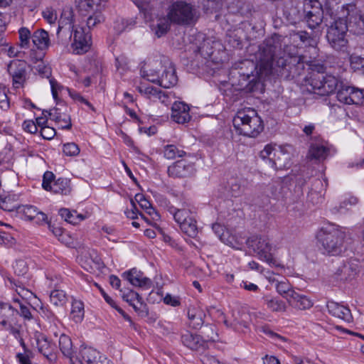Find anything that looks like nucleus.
Here are the masks:
<instances>
[{
	"label": "nucleus",
	"instance_id": "nucleus-1",
	"mask_svg": "<svg viewBox=\"0 0 364 364\" xmlns=\"http://www.w3.org/2000/svg\"><path fill=\"white\" fill-rule=\"evenodd\" d=\"M336 0H326L324 23L327 27L326 39L336 50L344 48L348 41L346 35L348 26L357 34L364 33V16L353 4L340 6Z\"/></svg>",
	"mask_w": 364,
	"mask_h": 364
},
{
	"label": "nucleus",
	"instance_id": "nucleus-2",
	"mask_svg": "<svg viewBox=\"0 0 364 364\" xmlns=\"http://www.w3.org/2000/svg\"><path fill=\"white\" fill-rule=\"evenodd\" d=\"M311 72L306 77V85L311 87L314 93L326 96L337 92V99L339 102L348 105L351 98L353 87L344 85L337 77L325 73L326 68L323 64L311 63Z\"/></svg>",
	"mask_w": 364,
	"mask_h": 364
},
{
	"label": "nucleus",
	"instance_id": "nucleus-3",
	"mask_svg": "<svg viewBox=\"0 0 364 364\" xmlns=\"http://www.w3.org/2000/svg\"><path fill=\"white\" fill-rule=\"evenodd\" d=\"M346 236V228L333 223L323 226L316 234L319 248L331 255L341 252Z\"/></svg>",
	"mask_w": 364,
	"mask_h": 364
},
{
	"label": "nucleus",
	"instance_id": "nucleus-4",
	"mask_svg": "<svg viewBox=\"0 0 364 364\" xmlns=\"http://www.w3.org/2000/svg\"><path fill=\"white\" fill-rule=\"evenodd\" d=\"M288 58L277 45L266 44L260 49L257 68L261 75L267 76L285 68Z\"/></svg>",
	"mask_w": 364,
	"mask_h": 364
},
{
	"label": "nucleus",
	"instance_id": "nucleus-5",
	"mask_svg": "<svg viewBox=\"0 0 364 364\" xmlns=\"http://www.w3.org/2000/svg\"><path fill=\"white\" fill-rule=\"evenodd\" d=\"M233 126L239 134L255 137L263 130L262 121L252 108L239 110L232 120Z\"/></svg>",
	"mask_w": 364,
	"mask_h": 364
},
{
	"label": "nucleus",
	"instance_id": "nucleus-6",
	"mask_svg": "<svg viewBox=\"0 0 364 364\" xmlns=\"http://www.w3.org/2000/svg\"><path fill=\"white\" fill-rule=\"evenodd\" d=\"M167 14L171 22L180 25H190L196 20V9L185 1L172 4Z\"/></svg>",
	"mask_w": 364,
	"mask_h": 364
},
{
	"label": "nucleus",
	"instance_id": "nucleus-7",
	"mask_svg": "<svg viewBox=\"0 0 364 364\" xmlns=\"http://www.w3.org/2000/svg\"><path fill=\"white\" fill-rule=\"evenodd\" d=\"M260 157L274 169H284L290 166L291 154L282 147L276 148L267 144L260 151Z\"/></svg>",
	"mask_w": 364,
	"mask_h": 364
},
{
	"label": "nucleus",
	"instance_id": "nucleus-8",
	"mask_svg": "<svg viewBox=\"0 0 364 364\" xmlns=\"http://www.w3.org/2000/svg\"><path fill=\"white\" fill-rule=\"evenodd\" d=\"M247 245L259 257L270 265L277 266V262L272 255L273 246L267 237L252 236L247 240Z\"/></svg>",
	"mask_w": 364,
	"mask_h": 364
},
{
	"label": "nucleus",
	"instance_id": "nucleus-9",
	"mask_svg": "<svg viewBox=\"0 0 364 364\" xmlns=\"http://www.w3.org/2000/svg\"><path fill=\"white\" fill-rule=\"evenodd\" d=\"M305 21L310 28H315L324 21V11L318 0H306L304 3Z\"/></svg>",
	"mask_w": 364,
	"mask_h": 364
},
{
	"label": "nucleus",
	"instance_id": "nucleus-10",
	"mask_svg": "<svg viewBox=\"0 0 364 364\" xmlns=\"http://www.w3.org/2000/svg\"><path fill=\"white\" fill-rule=\"evenodd\" d=\"M73 364H107L106 358L92 347L82 346Z\"/></svg>",
	"mask_w": 364,
	"mask_h": 364
},
{
	"label": "nucleus",
	"instance_id": "nucleus-11",
	"mask_svg": "<svg viewBox=\"0 0 364 364\" xmlns=\"http://www.w3.org/2000/svg\"><path fill=\"white\" fill-rule=\"evenodd\" d=\"M91 46V36L82 27L77 26L74 30L73 42L71 47L76 54L88 51Z\"/></svg>",
	"mask_w": 364,
	"mask_h": 364
},
{
	"label": "nucleus",
	"instance_id": "nucleus-12",
	"mask_svg": "<svg viewBox=\"0 0 364 364\" xmlns=\"http://www.w3.org/2000/svg\"><path fill=\"white\" fill-rule=\"evenodd\" d=\"M8 72L16 88L22 87L26 80V63L23 60H14L8 65Z\"/></svg>",
	"mask_w": 364,
	"mask_h": 364
},
{
	"label": "nucleus",
	"instance_id": "nucleus-13",
	"mask_svg": "<svg viewBox=\"0 0 364 364\" xmlns=\"http://www.w3.org/2000/svg\"><path fill=\"white\" fill-rule=\"evenodd\" d=\"M34 339L38 352L49 362H55L57 359L55 344L50 343L45 335L39 333H35Z\"/></svg>",
	"mask_w": 364,
	"mask_h": 364
},
{
	"label": "nucleus",
	"instance_id": "nucleus-14",
	"mask_svg": "<svg viewBox=\"0 0 364 364\" xmlns=\"http://www.w3.org/2000/svg\"><path fill=\"white\" fill-rule=\"evenodd\" d=\"M195 166L186 160H179L169 166L168 174L173 178H186L194 174Z\"/></svg>",
	"mask_w": 364,
	"mask_h": 364
},
{
	"label": "nucleus",
	"instance_id": "nucleus-15",
	"mask_svg": "<svg viewBox=\"0 0 364 364\" xmlns=\"http://www.w3.org/2000/svg\"><path fill=\"white\" fill-rule=\"evenodd\" d=\"M161 68V73L159 76V85L165 88H169L176 85L178 77L173 63L168 59H164Z\"/></svg>",
	"mask_w": 364,
	"mask_h": 364
},
{
	"label": "nucleus",
	"instance_id": "nucleus-16",
	"mask_svg": "<svg viewBox=\"0 0 364 364\" xmlns=\"http://www.w3.org/2000/svg\"><path fill=\"white\" fill-rule=\"evenodd\" d=\"M18 318V310L7 303H0V324L5 327H11L17 324Z\"/></svg>",
	"mask_w": 364,
	"mask_h": 364
},
{
	"label": "nucleus",
	"instance_id": "nucleus-17",
	"mask_svg": "<svg viewBox=\"0 0 364 364\" xmlns=\"http://www.w3.org/2000/svg\"><path fill=\"white\" fill-rule=\"evenodd\" d=\"M122 277L127 279L132 285L144 289H149L152 285L151 280L145 277L139 270L133 268L122 274Z\"/></svg>",
	"mask_w": 364,
	"mask_h": 364
},
{
	"label": "nucleus",
	"instance_id": "nucleus-18",
	"mask_svg": "<svg viewBox=\"0 0 364 364\" xmlns=\"http://www.w3.org/2000/svg\"><path fill=\"white\" fill-rule=\"evenodd\" d=\"M190 108L183 102H174L171 107V119L178 124H184L191 120Z\"/></svg>",
	"mask_w": 364,
	"mask_h": 364
},
{
	"label": "nucleus",
	"instance_id": "nucleus-19",
	"mask_svg": "<svg viewBox=\"0 0 364 364\" xmlns=\"http://www.w3.org/2000/svg\"><path fill=\"white\" fill-rule=\"evenodd\" d=\"M18 214L28 220H36V223L46 222L47 215L31 205H20L18 208Z\"/></svg>",
	"mask_w": 364,
	"mask_h": 364
},
{
	"label": "nucleus",
	"instance_id": "nucleus-20",
	"mask_svg": "<svg viewBox=\"0 0 364 364\" xmlns=\"http://www.w3.org/2000/svg\"><path fill=\"white\" fill-rule=\"evenodd\" d=\"M327 309L332 316L339 318L346 322L350 323L353 321V316L348 307L335 301H328Z\"/></svg>",
	"mask_w": 364,
	"mask_h": 364
},
{
	"label": "nucleus",
	"instance_id": "nucleus-21",
	"mask_svg": "<svg viewBox=\"0 0 364 364\" xmlns=\"http://www.w3.org/2000/svg\"><path fill=\"white\" fill-rule=\"evenodd\" d=\"M181 341L185 346L193 350H203L206 348L205 341L202 336L188 331L182 335Z\"/></svg>",
	"mask_w": 364,
	"mask_h": 364
},
{
	"label": "nucleus",
	"instance_id": "nucleus-22",
	"mask_svg": "<svg viewBox=\"0 0 364 364\" xmlns=\"http://www.w3.org/2000/svg\"><path fill=\"white\" fill-rule=\"evenodd\" d=\"M358 272V260L350 259L338 269L337 274L342 280H350L357 275Z\"/></svg>",
	"mask_w": 364,
	"mask_h": 364
},
{
	"label": "nucleus",
	"instance_id": "nucleus-23",
	"mask_svg": "<svg viewBox=\"0 0 364 364\" xmlns=\"http://www.w3.org/2000/svg\"><path fill=\"white\" fill-rule=\"evenodd\" d=\"M175 221L179 225L181 231L191 237H196L198 233L196 215L187 218L176 219Z\"/></svg>",
	"mask_w": 364,
	"mask_h": 364
},
{
	"label": "nucleus",
	"instance_id": "nucleus-24",
	"mask_svg": "<svg viewBox=\"0 0 364 364\" xmlns=\"http://www.w3.org/2000/svg\"><path fill=\"white\" fill-rule=\"evenodd\" d=\"M50 118L61 129H70L72 127L70 117L61 111L60 108H53L48 112Z\"/></svg>",
	"mask_w": 364,
	"mask_h": 364
},
{
	"label": "nucleus",
	"instance_id": "nucleus-25",
	"mask_svg": "<svg viewBox=\"0 0 364 364\" xmlns=\"http://www.w3.org/2000/svg\"><path fill=\"white\" fill-rule=\"evenodd\" d=\"M267 279L269 282L274 284L277 292L284 298L287 301L290 298L291 293L294 294L295 292L291 284L286 279L279 281L272 276L268 277Z\"/></svg>",
	"mask_w": 364,
	"mask_h": 364
},
{
	"label": "nucleus",
	"instance_id": "nucleus-26",
	"mask_svg": "<svg viewBox=\"0 0 364 364\" xmlns=\"http://www.w3.org/2000/svg\"><path fill=\"white\" fill-rule=\"evenodd\" d=\"M290 298L287 303L291 307L299 309L306 310L310 309L313 306L312 301L305 295L300 294L295 291L294 294L291 293Z\"/></svg>",
	"mask_w": 364,
	"mask_h": 364
},
{
	"label": "nucleus",
	"instance_id": "nucleus-27",
	"mask_svg": "<svg viewBox=\"0 0 364 364\" xmlns=\"http://www.w3.org/2000/svg\"><path fill=\"white\" fill-rule=\"evenodd\" d=\"M188 316L190 325L194 328H198L203 324L205 314L200 306H191L188 310Z\"/></svg>",
	"mask_w": 364,
	"mask_h": 364
},
{
	"label": "nucleus",
	"instance_id": "nucleus-28",
	"mask_svg": "<svg viewBox=\"0 0 364 364\" xmlns=\"http://www.w3.org/2000/svg\"><path fill=\"white\" fill-rule=\"evenodd\" d=\"M59 348L63 355L68 358L71 364H73V360H75L77 354L74 355L73 343L70 338L65 334H62L59 338Z\"/></svg>",
	"mask_w": 364,
	"mask_h": 364
},
{
	"label": "nucleus",
	"instance_id": "nucleus-29",
	"mask_svg": "<svg viewBox=\"0 0 364 364\" xmlns=\"http://www.w3.org/2000/svg\"><path fill=\"white\" fill-rule=\"evenodd\" d=\"M33 45L40 50L48 48L50 44L49 35L44 29L36 30L31 36Z\"/></svg>",
	"mask_w": 364,
	"mask_h": 364
},
{
	"label": "nucleus",
	"instance_id": "nucleus-30",
	"mask_svg": "<svg viewBox=\"0 0 364 364\" xmlns=\"http://www.w3.org/2000/svg\"><path fill=\"white\" fill-rule=\"evenodd\" d=\"M171 23V22L167 16L166 17L158 18L156 22L154 21L150 26L151 29L154 32L155 35L159 38L166 33L169 29Z\"/></svg>",
	"mask_w": 364,
	"mask_h": 364
},
{
	"label": "nucleus",
	"instance_id": "nucleus-31",
	"mask_svg": "<svg viewBox=\"0 0 364 364\" xmlns=\"http://www.w3.org/2000/svg\"><path fill=\"white\" fill-rule=\"evenodd\" d=\"M137 90L143 97L152 102H157V98H160V97H159V95H160V89L154 87L152 85L141 83L137 87Z\"/></svg>",
	"mask_w": 364,
	"mask_h": 364
},
{
	"label": "nucleus",
	"instance_id": "nucleus-32",
	"mask_svg": "<svg viewBox=\"0 0 364 364\" xmlns=\"http://www.w3.org/2000/svg\"><path fill=\"white\" fill-rule=\"evenodd\" d=\"M168 211L173 216L174 220L182 219L183 218H187L196 215L193 208L190 205H186L181 208H176L173 206H171L168 208Z\"/></svg>",
	"mask_w": 364,
	"mask_h": 364
},
{
	"label": "nucleus",
	"instance_id": "nucleus-33",
	"mask_svg": "<svg viewBox=\"0 0 364 364\" xmlns=\"http://www.w3.org/2000/svg\"><path fill=\"white\" fill-rule=\"evenodd\" d=\"M50 191L55 193L68 195L71 191L70 181L67 178H59L53 183Z\"/></svg>",
	"mask_w": 364,
	"mask_h": 364
},
{
	"label": "nucleus",
	"instance_id": "nucleus-34",
	"mask_svg": "<svg viewBox=\"0 0 364 364\" xmlns=\"http://www.w3.org/2000/svg\"><path fill=\"white\" fill-rule=\"evenodd\" d=\"M74 15L73 12L70 9L64 10L60 16L58 21V28L60 31L62 28H74Z\"/></svg>",
	"mask_w": 364,
	"mask_h": 364
},
{
	"label": "nucleus",
	"instance_id": "nucleus-35",
	"mask_svg": "<svg viewBox=\"0 0 364 364\" xmlns=\"http://www.w3.org/2000/svg\"><path fill=\"white\" fill-rule=\"evenodd\" d=\"M328 152V149L322 144H312L309 149L310 157L318 160H323L326 159Z\"/></svg>",
	"mask_w": 364,
	"mask_h": 364
},
{
	"label": "nucleus",
	"instance_id": "nucleus-36",
	"mask_svg": "<svg viewBox=\"0 0 364 364\" xmlns=\"http://www.w3.org/2000/svg\"><path fill=\"white\" fill-rule=\"evenodd\" d=\"M84 304L80 301L75 300L72 303L70 316L75 323L81 322L84 318Z\"/></svg>",
	"mask_w": 364,
	"mask_h": 364
},
{
	"label": "nucleus",
	"instance_id": "nucleus-37",
	"mask_svg": "<svg viewBox=\"0 0 364 364\" xmlns=\"http://www.w3.org/2000/svg\"><path fill=\"white\" fill-rule=\"evenodd\" d=\"M50 301L56 306H63L68 301V297L64 291L55 289L50 293Z\"/></svg>",
	"mask_w": 364,
	"mask_h": 364
},
{
	"label": "nucleus",
	"instance_id": "nucleus-38",
	"mask_svg": "<svg viewBox=\"0 0 364 364\" xmlns=\"http://www.w3.org/2000/svg\"><path fill=\"white\" fill-rule=\"evenodd\" d=\"M264 301L267 308L272 311L284 312L287 310L284 301L277 298L266 297Z\"/></svg>",
	"mask_w": 364,
	"mask_h": 364
},
{
	"label": "nucleus",
	"instance_id": "nucleus-39",
	"mask_svg": "<svg viewBox=\"0 0 364 364\" xmlns=\"http://www.w3.org/2000/svg\"><path fill=\"white\" fill-rule=\"evenodd\" d=\"M59 215L65 221L71 224H77L80 221L84 220V217L82 215H77L75 211L71 212L69 209L61 208L59 210Z\"/></svg>",
	"mask_w": 364,
	"mask_h": 364
},
{
	"label": "nucleus",
	"instance_id": "nucleus-40",
	"mask_svg": "<svg viewBox=\"0 0 364 364\" xmlns=\"http://www.w3.org/2000/svg\"><path fill=\"white\" fill-rule=\"evenodd\" d=\"M135 25V21L133 19H125L118 18L114 23V29L117 33H121L125 31L132 29Z\"/></svg>",
	"mask_w": 364,
	"mask_h": 364
},
{
	"label": "nucleus",
	"instance_id": "nucleus-41",
	"mask_svg": "<svg viewBox=\"0 0 364 364\" xmlns=\"http://www.w3.org/2000/svg\"><path fill=\"white\" fill-rule=\"evenodd\" d=\"M164 156L168 159H173L176 157H182L186 154V152L179 149L173 144H168L164 147Z\"/></svg>",
	"mask_w": 364,
	"mask_h": 364
},
{
	"label": "nucleus",
	"instance_id": "nucleus-42",
	"mask_svg": "<svg viewBox=\"0 0 364 364\" xmlns=\"http://www.w3.org/2000/svg\"><path fill=\"white\" fill-rule=\"evenodd\" d=\"M244 191L240 179L232 178L228 182V191L231 196L237 197Z\"/></svg>",
	"mask_w": 364,
	"mask_h": 364
},
{
	"label": "nucleus",
	"instance_id": "nucleus-43",
	"mask_svg": "<svg viewBox=\"0 0 364 364\" xmlns=\"http://www.w3.org/2000/svg\"><path fill=\"white\" fill-rule=\"evenodd\" d=\"M33 66L34 73H38L42 77H50L51 75L50 68L46 65L43 60H38Z\"/></svg>",
	"mask_w": 364,
	"mask_h": 364
},
{
	"label": "nucleus",
	"instance_id": "nucleus-44",
	"mask_svg": "<svg viewBox=\"0 0 364 364\" xmlns=\"http://www.w3.org/2000/svg\"><path fill=\"white\" fill-rule=\"evenodd\" d=\"M324 193L325 188H323L322 181L320 179H316L311 188L309 197H311V200H314V195H316L318 198H321Z\"/></svg>",
	"mask_w": 364,
	"mask_h": 364
},
{
	"label": "nucleus",
	"instance_id": "nucleus-45",
	"mask_svg": "<svg viewBox=\"0 0 364 364\" xmlns=\"http://www.w3.org/2000/svg\"><path fill=\"white\" fill-rule=\"evenodd\" d=\"M350 67L355 71H361L364 73V58L352 54L350 56Z\"/></svg>",
	"mask_w": 364,
	"mask_h": 364
},
{
	"label": "nucleus",
	"instance_id": "nucleus-46",
	"mask_svg": "<svg viewBox=\"0 0 364 364\" xmlns=\"http://www.w3.org/2000/svg\"><path fill=\"white\" fill-rule=\"evenodd\" d=\"M14 301L19 307L20 313H18V316L20 315L24 318L30 320L32 318L30 305L27 303L21 302L18 298L14 299Z\"/></svg>",
	"mask_w": 364,
	"mask_h": 364
},
{
	"label": "nucleus",
	"instance_id": "nucleus-47",
	"mask_svg": "<svg viewBox=\"0 0 364 364\" xmlns=\"http://www.w3.org/2000/svg\"><path fill=\"white\" fill-rule=\"evenodd\" d=\"M20 46L21 48H28L30 45V39L32 35H31L30 31L27 28H21L18 31Z\"/></svg>",
	"mask_w": 364,
	"mask_h": 364
},
{
	"label": "nucleus",
	"instance_id": "nucleus-48",
	"mask_svg": "<svg viewBox=\"0 0 364 364\" xmlns=\"http://www.w3.org/2000/svg\"><path fill=\"white\" fill-rule=\"evenodd\" d=\"M364 99V91L353 87L351 98L349 99L348 105H360Z\"/></svg>",
	"mask_w": 364,
	"mask_h": 364
},
{
	"label": "nucleus",
	"instance_id": "nucleus-49",
	"mask_svg": "<svg viewBox=\"0 0 364 364\" xmlns=\"http://www.w3.org/2000/svg\"><path fill=\"white\" fill-rule=\"evenodd\" d=\"M136 200L138 201L139 205L144 210H146L149 215L155 214L156 216H159L158 213L151 207L150 203L144 197L143 195L138 194L136 196Z\"/></svg>",
	"mask_w": 364,
	"mask_h": 364
},
{
	"label": "nucleus",
	"instance_id": "nucleus-50",
	"mask_svg": "<svg viewBox=\"0 0 364 364\" xmlns=\"http://www.w3.org/2000/svg\"><path fill=\"white\" fill-rule=\"evenodd\" d=\"M160 70H156L155 68H150L148 70L143 71L142 76L144 78H146L147 80L158 83L159 82V76L161 74H159Z\"/></svg>",
	"mask_w": 364,
	"mask_h": 364
},
{
	"label": "nucleus",
	"instance_id": "nucleus-51",
	"mask_svg": "<svg viewBox=\"0 0 364 364\" xmlns=\"http://www.w3.org/2000/svg\"><path fill=\"white\" fill-rule=\"evenodd\" d=\"M20 205L11 201L9 198H5L0 202V208L6 211H16L18 213V208Z\"/></svg>",
	"mask_w": 364,
	"mask_h": 364
},
{
	"label": "nucleus",
	"instance_id": "nucleus-52",
	"mask_svg": "<svg viewBox=\"0 0 364 364\" xmlns=\"http://www.w3.org/2000/svg\"><path fill=\"white\" fill-rule=\"evenodd\" d=\"M202 333L203 335L202 338L204 341H205V347H207L208 342L215 341L218 338L215 330L210 326H207L205 329H203Z\"/></svg>",
	"mask_w": 364,
	"mask_h": 364
},
{
	"label": "nucleus",
	"instance_id": "nucleus-53",
	"mask_svg": "<svg viewBox=\"0 0 364 364\" xmlns=\"http://www.w3.org/2000/svg\"><path fill=\"white\" fill-rule=\"evenodd\" d=\"M63 153L66 156H75L80 153L78 146L75 143H68L63 145Z\"/></svg>",
	"mask_w": 364,
	"mask_h": 364
},
{
	"label": "nucleus",
	"instance_id": "nucleus-54",
	"mask_svg": "<svg viewBox=\"0 0 364 364\" xmlns=\"http://www.w3.org/2000/svg\"><path fill=\"white\" fill-rule=\"evenodd\" d=\"M159 97H160V98H157V101L166 106L171 104L172 100L175 98L174 95L171 92L162 91L161 90H160V95H159Z\"/></svg>",
	"mask_w": 364,
	"mask_h": 364
},
{
	"label": "nucleus",
	"instance_id": "nucleus-55",
	"mask_svg": "<svg viewBox=\"0 0 364 364\" xmlns=\"http://www.w3.org/2000/svg\"><path fill=\"white\" fill-rule=\"evenodd\" d=\"M14 272L18 276H23L26 274L28 267L26 263L23 260H18L14 266Z\"/></svg>",
	"mask_w": 364,
	"mask_h": 364
},
{
	"label": "nucleus",
	"instance_id": "nucleus-56",
	"mask_svg": "<svg viewBox=\"0 0 364 364\" xmlns=\"http://www.w3.org/2000/svg\"><path fill=\"white\" fill-rule=\"evenodd\" d=\"M40 133L43 139L48 140L52 139L56 134L55 129L49 126L41 127Z\"/></svg>",
	"mask_w": 364,
	"mask_h": 364
},
{
	"label": "nucleus",
	"instance_id": "nucleus-57",
	"mask_svg": "<svg viewBox=\"0 0 364 364\" xmlns=\"http://www.w3.org/2000/svg\"><path fill=\"white\" fill-rule=\"evenodd\" d=\"M54 175L52 172L47 171L43 175L42 186L46 191H50L53 184Z\"/></svg>",
	"mask_w": 364,
	"mask_h": 364
},
{
	"label": "nucleus",
	"instance_id": "nucleus-58",
	"mask_svg": "<svg viewBox=\"0 0 364 364\" xmlns=\"http://www.w3.org/2000/svg\"><path fill=\"white\" fill-rule=\"evenodd\" d=\"M43 16L46 20V21L50 24L55 23L57 20V14L52 9H46L43 11Z\"/></svg>",
	"mask_w": 364,
	"mask_h": 364
},
{
	"label": "nucleus",
	"instance_id": "nucleus-59",
	"mask_svg": "<svg viewBox=\"0 0 364 364\" xmlns=\"http://www.w3.org/2000/svg\"><path fill=\"white\" fill-rule=\"evenodd\" d=\"M5 328L7 330H9L16 338H17V339L19 338L21 345L25 349L26 345H25L23 339L20 336V326L17 323V324H14V326H11V327H5Z\"/></svg>",
	"mask_w": 364,
	"mask_h": 364
},
{
	"label": "nucleus",
	"instance_id": "nucleus-60",
	"mask_svg": "<svg viewBox=\"0 0 364 364\" xmlns=\"http://www.w3.org/2000/svg\"><path fill=\"white\" fill-rule=\"evenodd\" d=\"M75 28H68V30L66 28H62L60 31L59 28H58L57 36L58 38H61L62 40L70 39L72 37L73 32L74 33Z\"/></svg>",
	"mask_w": 364,
	"mask_h": 364
},
{
	"label": "nucleus",
	"instance_id": "nucleus-61",
	"mask_svg": "<svg viewBox=\"0 0 364 364\" xmlns=\"http://www.w3.org/2000/svg\"><path fill=\"white\" fill-rule=\"evenodd\" d=\"M59 241L69 247H75L76 245V242L72 238L68 232H65L62 235V237L59 239Z\"/></svg>",
	"mask_w": 364,
	"mask_h": 364
},
{
	"label": "nucleus",
	"instance_id": "nucleus-62",
	"mask_svg": "<svg viewBox=\"0 0 364 364\" xmlns=\"http://www.w3.org/2000/svg\"><path fill=\"white\" fill-rule=\"evenodd\" d=\"M23 129L31 134H35L38 132L37 125L32 120H26L23 124Z\"/></svg>",
	"mask_w": 364,
	"mask_h": 364
},
{
	"label": "nucleus",
	"instance_id": "nucleus-63",
	"mask_svg": "<svg viewBox=\"0 0 364 364\" xmlns=\"http://www.w3.org/2000/svg\"><path fill=\"white\" fill-rule=\"evenodd\" d=\"M123 299L126 301L129 302V304L133 306L136 311H138L137 306L132 303L134 299H141V298H139V295L136 292L131 291L129 294L123 295Z\"/></svg>",
	"mask_w": 364,
	"mask_h": 364
},
{
	"label": "nucleus",
	"instance_id": "nucleus-64",
	"mask_svg": "<svg viewBox=\"0 0 364 364\" xmlns=\"http://www.w3.org/2000/svg\"><path fill=\"white\" fill-rule=\"evenodd\" d=\"M164 301L166 304L171 305L172 306H178L180 305L179 298L168 294L164 298Z\"/></svg>",
	"mask_w": 364,
	"mask_h": 364
}]
</instances>
